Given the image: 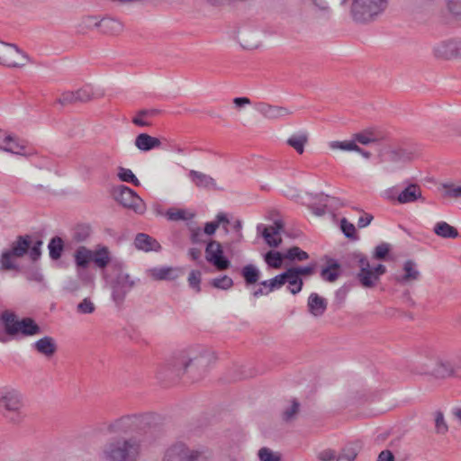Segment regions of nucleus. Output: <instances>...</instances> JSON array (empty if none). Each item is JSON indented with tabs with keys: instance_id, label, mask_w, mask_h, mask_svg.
I'll list each match as a JSON object with an SVG mask.
<instances>
[{
	"instance_id": "c756f323",
	"label": "nucleus",
	"mask_w": 461,
	"mask_h": 461,
	"mask_svg": "<svg viewBox=\"0 0 461 461\" xmlns=\"http://www.w3.org/2000/svg\"><path fill=\"white\" fill-rule=\"evenodd\" d=\"M41 333V327L32 318H23L20 321L18 334L24 337L39 335Z\"/></svg>"
},
{
	"instance_id": "6e6552de",
	"label": "nucleus",
	"mask_w": 461,
	"mask_h": 461,
	"mask_svg": "<svg viewBox=\"0 0 461 461\" xmlns=\"http://www.w3.org/2000/svg\"><path fill=\"white\" fill-rule=\"evenodd\" d=\"M113 195L115 200L123 207L132 210L138 214L145 212L146 204L144 201L131 188L120 185L114 189Z\"/></svg>"
},
{
	"instance_id": "603ef678",
	"label": "nucleus",
	"mask_w": 461,
	"mask_h": 461,
	"mask_svg": "<svg viewBox=\"0 0 461 461\" xmlns=\"http://www.w3.org/2000/svg\"><path fill=\"white\" fill-rule=\"evenodd\" d=\"M340 229L344 235L352 240H357L356 228L354 224L349 222L346 218H342L340 221Z\"/></svg>"
},
{
	"instance_id": "49530a36",
	"label": "nucleus",
	"mask_w": 461,
	"mask_h": 461,
	"mask_svg": "<svg viewBox=\"0 0 461 461\" xmlns=\"http://www.w3.org/2000/svg\"><path fill=\"white\" fill-rule=\"evenodd\" d=\"M260 285L265 287L269 294L274 290L279 289L283 286V276L279 274L275 277L260 282Z\"/></svg>"
},
{
	"instance_id": "c03bdc74",
	"label": "nucleus",
	"mask_w": 461,
	"mask_h": 461,
	"mask_svg": "<svg viewBox=\"0 0 461 461\" xmlns=\"http://www.w3.org/2000/svg\"><path fill=\"white\" fill-rule=\"evenodd\" d=\"M119 179L122 182L131 183L134 185L135 186H139L140 185L139 179L136 177V176L133 174V172L129 169L122 167H120L118 168V174H117Z\"/></svg>"
},
{
	"instance_id": "4468645a",
	"label": "nucleus",
	"mask_w": 461,
	"mask_h": 461,
	"mask_svg": "<svg viewBox=\"0 0 461 461\" xmlns=\"http://www.w3.org/2000/svg\"><path fill=\"white\" fill-rule=\"evenodd\" d=\"M379 157L381 162L398 164L411 161L413 152L403 147L389 146L380 150Z\"/></svg>"
},
{
	"instance_id": "aec40b11",
	"label": "nucleus",
	"mask_w": 461,
	"mask_h": 461,
	"mask_svg": "<svg viewBox=\"0 0 461 461\" xmlns=\"http://www.w3.org/2000/svg\"><path fill=\"white\" fill-rule=\"evenodd\" d=\"M32 348L46 358L52 357L58 350L56 340L50 336H44L36 340Z\"/></svg>"
},
{
	"instance_id": "f3484780",
	"label": "nucleus",
	"mask_w": 461,
	"mask_h": 461,
	"mask_svg": "<svg viewBox=\"0 0 461 461\" xmlns=\"http://www.w3.org/2000/svg\"><path fill=\"white\" fill-rule=\"evenodd\" d=\"M255 109L267 120H277L292 114V112L286 107L272 105L264 102L255 104Z\"/></svg>"
},
{
	"instance_id": "b1692460",
	"label": "nucleus",
	"mask_w": 461,
	"mask_h": 461,
	"mask_svg": "<svg viewBox=\"0 0 461 461\" xmlns=\"http://www.w3.org/2000/svg\"><path fill=\"white\" fill-rule=\"evenodd\" d=\"M188 176L191 179V181L194 183V185L199 188H204V189H215L216 188L215 180L209 175H206L200 171L192 169L189 171Z\"/></svg>"
},
{
	"instance_id": "412c9836",
	"label": "nucleus",
	"mask_w": 461,
	"mask_h": 461,
	"mask_svg": "<svg viewBox=\"0 0 461 461\" xmlns=\"http://www.w3.org/2000/svg\"><path fill=\"white\" fill-rule=\"evenodd\" d=\"M396 200L399 203H402V204L414 203L418 200H422V202H424V198L422 197L421 189L416 184L408 185L398 194Z\"/></svg>"
},
{
	"instance_id": "0e129e2a",
	"label": "nucleus",
	"mask_w": 461,
	"mask_h": 461,
	"mask_svg": "<svg viewBox=\"0 0 461 461\" xmlns=\"http://www.w3.org/2000/svg\"><path fill=\"white\" fill-rule=\"evenodd\" d=\"M299 407V402L296 400H293L291 407L285 410L284 412V420L287 421L292 420L298 412Z\"/></svg>"
},
{
	"instance_id": "0eeeda50",
	"label": "nucleus",
	"mask_w": 461,
	"mask_h": 461,
	"mask_svg": "<svg viewBox=\"0 0 461 461\" xmlns=\"http://www.w3.org/2000/svg\"><path fill=\"white\" fill-rule=\"evenodd\" d=\"M346 258L348 263H356L358 266L359 272L357 275V278L363 287L371 288L375 286L378 279L366 255L355 251L348 254Z\"/></svg>"
},
{
	"instance_id": "f704fd0d",
	"label": "nucleus",
	"mask_w": 461,
	"mask_h": 461,
	"mask_svg": "<svg viewBox=\"0 0 461 461\" xmlns=\"http://www.w3.org/2000/svg\"><path fill=\"white\" fill-rule=\"evenodd\" d=\"M434 232L444 239H456L458 237L457 230L446 221H438L434 226Z\"/></svg>"
},
{
	"instance_id": "cd10ccee",
	"label": "nucleus",
	"mask_w": 461,
	"mask_h": 461,
	"mask_svg": "<svg viewBox=\"0 0 461 461\" xmlns=\"http://www.w3.org/2000/svg\"><path fill=\"white\" fill-rule=\"evenodd\" d=\"M135 146L141 151H149L153 149L159 148L161 141L156 137H152L148 133H140L135 139Z\"/></svg>"
},
{
	"instance_id": "864d4df0",
	"label": "nucleus",
	"mask_w": 461,
	"mask_h": 461,
	"mask_svg": "<svg viewBox=\"0 0 461 461\" xmlns=\"http://www.w3.org/2000/svg\"><path fill=\"white\" fill-rule=\"evenodd\" d=\"M166 216L167 220L172 221H185L188 219L186 216V211L183 209L170 208L167 211Z\"/></svg>"
},
{
	"instance_id": "5701e85b",
	"label": "nucleus",
	"mask_w": 461,
	"mask_h": 461,
	"mask_svg": "<svg viewBox=\"0 0 461 461\" xmlns=\"http://www.w3.org/2000/svg\"><path fill=\"white\" fill-rule=\"evenodd\" d=\"M0 320L5 326V331L7 335H18L20 321L17 319V315L14 312L4 311L1 313Z\"/></svg>"
},
{
	"instance_id": "de8ad7c7",
	"label": "nucleus",
	"mask_w": 461,
	"mask_h": 461,
	"mask_svg": "<svg viewBox=\"0 0 461 461\" xmlns=\"http://www.w3.org/2000/svg\"><path fill=\"white\" fill-rule=\"evenodd\" d=\"M357 456V448L354 445L344 447L336 461H354Z\"/></svg>"
},
{
	"instance_id": "e433bc0d",
	"label": "nucleus",
	"mask_w": 461,
	"mask_h": 461,
	"mask_svg": "<svg viewBox=\"0 0 461 461\" xmlns=\"http://www.w3.org/2000/svg\"><path fill=\"white\" fill-rule=\"evenodd\" d=\"M77 102H88L94 98L103 96L102 92H95L93 86L86 85L83 87L74 91Z\"/></svg>"
},
{
	"instance_id": "4be33fe9",
	"label": "nucleus",
	"mask_w": 461,
	"mask_h": 461,
	"mask_svg": "<svg viewBox=\"0 0 461 461\" xmlns=\"http://www.w3.org/2000/svg\"><path fill=\"white\" fill-rule=\"evenodd\" d=\"M134 245L138 249L145 252H158L161 249L159 242L146 233H138L134 240Z\"/></svg>"
},
{
	"instance_id": "7ed1b4c3",
	"label": "nucleus",
	"mask_w": 461,
	"mask_h": 461,
	"mask_svg": "<svg viewBox=\"0 0 461 461\" xmlns=\"http://www.w3.org/2000/svg\"><path fill=\"white\" fill-rule=\"evenodd\" d=\"M140 451V442L137 438H118L105 444L102 457L104 461H137Z\"/></svg>"
},
{
	"instance_id": "5fc2aeb1",
	"label": "nucleus",
	"mask_w": 461,
	"mask_h": 461,
	"mask_svg": "<svg viewBox=\"0 0 461 461\" xmlns=\"http://www.w3.org/2000/svg\"><path fill=\"white\" fill-rule=\"evenodd\" d=\"M212 285L215 288L228 290L233 286V280L228 276H223L212 279Z\"/></svg>"
},
{
	"instance_id": "39448f33",
	"label": "nucleus",
	"mask_w": 461,
	"mask_h": 461,
	"mask_svg": "<svg viewBox=\"0 0 461 461\" xmlns=\"http://www.w3.org/2000/svg\"><path fill=\"white\" fill-rule=\"evenodd\" d=\"M416 373L429 375L436 379L457 378L455 356L437 357L432 368L425 363H420V366L416 367Z\"/></svg>"
},
{
	"instance_id": "69168bd1",
	"label": "nucleus",
	"mask_w": 461,
	"mask_h": 461,
	"mask_svg": "<svg viewBox=\"0 0 461 461\" xmlns=\"http://www.w3.org/2000/svg\"><path fill=\"white\" fill-rule=\"evenodd\" d=\"M294 270H295L296 275L301 277L304 276H312L315 271V264H311L306 267H292Z\"/></svg>"
},
{
	"instance_id": "9b49d317",
	"label": "nucleus",
	"mask_w": 461,
	"mask_h": 461,
	"mask_svg": "<svg viewBox=\"0 0 461 461\" xmlns=\"http://www.w3.org/2000/svg\"><path fill=\"white\" fill-rule=\"evenodd\" d=\"M145 420L146 416L144 415L122 416L111 422L107 427V430L114 434H127L140 429Z\"/></svg>"
},
{
	"instance_id": "6ab92c4d",
	"label": "nucleus",
	"mask_w": 461,
	"mask_h": 461,
	"mask_svg": "<svg viewBox=\"0 0 461 461\" xmlns=\"http://www.w3.org/2000/svg\"><path fill=\"white\" fill-rule=\"evenodd\" d=\"M402 269L404 271L403 275H394L392 277L395 283L402 285L420 279V273L418 270L417 265L414 261H405Z\"/></svg>"
},
{
	"instance_id": "a18cd8bd",
	"label": "nucleus",
	"mask_w": 461,
	"mask_h": 461,
	"mask_svg": "<svg viewBox=\"0 0 461 461\" xmlns=\"http://www.w3.org/2000/svg\"><path fill=\"white\" fill-rule=\"evenodd\" d=\"M285 258L289 260L304 261L309 258V255L299 247L294 246L286 251Z\"/></svg>"
},
{
	"instance_id": "3c124183",
	"label": "nucleus",
	"mask_w": 461,
	"mask_h": 461,
	"mask_svg": "<svg viewBox=\"0 0 461 461\" xmlns=\"http://www.w3.org/2000/svg\"><path fill=\"white\" fill-rule=\"evenodd\" d=\"M97 19L94 16H87L82 19L81 23L78 24V32L81 33H86V31L91 30L93 28H99Z\"/></svg>"
},
{
	"instance_id": "393cba45",
	"label": "nucleus",
	"mask_w": 461,
	"mask_h": 461,
	"mask_svg": "<svg viewBox=\"0 0 461 461\" xmlns=\"http://www.w3.org/2000/svg\"><path fill=\"white\" fill-rule=\"evenodd\" d=\"M308 310L314 317H321L327 309V301L316 293H312L308 298Z\"/></svg>"
},
{
	"instance_id": "7c9ffc66",
	"label": "nucleus",
	"mask_w": 461,
	"mask_h": 461,
	"mask_svg": "<svg viewBox=\"0 0 461 461\" xmlns=\"http://www.w3.org/2000/svg\"><path fill=\"white\" fill-rule=\"evenodd\" d=\"M339 268L340 265L338 263V261L333 258H330L328 260V266L321 269V276L325 281L330 283L335 282L339 276Z\"/></svg>"
},
{
	"instance_id": "a19ab883",
	"label": "nucleus",
	"mask_w": 461,
	"mask_h": 461,
	"mask_svg": "<svg viewBox=\"0 0 461 461\" xmlns=\"http://www.w3.org/2000/svg\"><path fill=\"white\" fill-rule=\"evenodd\" d=\"M92 261L99 268H104L110 262L109 251L106 248H102L93 252Z\"/></svg>"
},
{
	"instance_id": "f257e3e1",
	"label": "nucleus",
	"mask_w": 461,
	"mask_h": 461,
	"mask_svg": "<svg viewBox=\"0 0 461 461\" xmlns=\"http://www.w3.org/2000/svg\"><path fill=\"white\" fill-rule=\"evenodd\" d=\"M212 354L200 347L180 350L170 357L162 368L164 376L174 379L187 374L193 380H199L208 370Z\"/></svg>"
},
{
	"instance_id": "c9c22d12",
	"label": "nucleus",
	"mask_w": 461,
	"mask_h": 461,
	"mask_svg": "<svg viewBox=\"0 0 461 461\" xmlns=\"http://www.w3.org/2000/svg\"><path fill=\"white\" fill-rule=\"evenodd\" d=\"M308 142V134L305 132H299L293 134L288 138L286 143L295 149V151L299 154H303L304 152V146Z\"/></svg>"
},
{
	"instance_id": "1a4fd4ad",
	"label": "nucleus",
	"mask_w": 461,
	"mask_h": 461,
	"mask_svg": "<svg viewBox=\"0 0 461 461\" xmlns=\"http://www.w3.org/2000/svg\"><path fill=\"white\" fill-rule=\"evenodd\" d=\"M28 56L15 44L0 41V65L21 68L27 64Z\"/></svg>"
},
{
	"instance_id": "338daca9",
	"label": "nucleus",
	"mask_w": 461,
	"mask_h": 461,
	"mask_svg": "<svg viewBox=\"0 0 461 461\" xmlns=\"http://www.w3.org/2000/svg\"><path fill=\"white\" fill-rule=\"evenodd\" d=\"M447 8L455 15L461 14V0H447Z\"/></svg>"
},
{
	"instance_id": "13d9d810",
	"label": "nucleus",
	"mask_w": 461,
	"mask_h": 461,
	"mask_svg": "<svg viewBox=\"0 0 461 461\" xmlns=\"http://www.w3.org/2000/svg\"><path fill=\"white\" fill-rule=\"evenodd\" d=\"M188 283L190 287L194 288L197 293H199L201 291V272L197 270L191 271L188 276Z\"/></svg>"
},
{
	"instance_id": "f03ea898",
	"label": "nucleus",
	"mask_w": 461,
	"mask_h": 461,
	"mask_svg": "<svg viewBox=\"0 0 461 461\" xmlns=\"http://www.w3.org/2000/svg\"><path fill=\"white\" fill-rule=\"evenodd\" d=\"M43 242L41 240L32 243L30 235H21L12 243L9 249L4 250L0 257V263L4 269L14 270L17 268L15 259L23 257L29 253L32 261H37L41 255V246Z\"/></svg>"
},
{
	"instance_id": "ea45409f",
	"label": "nucleus",
	"mask_w": 461,
	"mask_h": 461,
	"mask_svg": "<svg viewBox=\"0 0 461 461\" xmlns=\"http://www.w3.org/2000/svg\"><path fill=\"white\" fill-rule=\"evenodd\" d=\"M257 229L258 230L262 229V236L269 247L277 248L282 243V238L280 235L273 234V230H270L269 228L265 227L263 224H259Z\"/></svg>"
},
{
	"instance_id": "bb28decb",
	"label": "nucleus",
	"mask_w": 461,
	"mask_h": 461,
	"mask_svg": "<svg viewBox=\"0 0 461 461\" xmlns=\"http://www.w3.org/2000/svg\"><path fill=\"white\" fill-rule=\"evenodd\" d=\"M178 270L172 267H153L148 270L149 276L156 281L174 280L178 276Z\"/></svg>"
},
{
	"instance_id": "09e8293b",
	"label": "nucleus",
	"mask_w": 461,
	"mask_h": 461,
	"mask_svg": "<svg viewBox=\"0 0 461 461\" xmlns=\"http://www.w3.org/2000/svg\"><path fill=\"white\" fill-rule=\"evenodd\" d=\"M265 261L273 268H280L283 262V257L278 251H268L265 255Z\"/></svg>"
},
{
	"instance_id": "774afa93",
	"label": "nucleus",
	"mask_w": 461,
	"mask_h": 461,
	"mask_svg": "<svg viewBox=\"0 0 461 461\" xmlns=\"http://www.w3.org/2000/svg\"><path fill=\"white\" fill-rule=\"evenodd\" d=\"M320 461H331L335 458V453L331 449H325L318 454Z\"/></svg>"
},
{
	"instance_id": "79ce46f5",
	"label": "nucleus",
	"mask_w": 461,
	"mask_h": 461,
	"mask_svg": "<svg viewBox=\"0 0 461 461\" xmlns=\"http://www.w3.org/2000/svg\"><path fill=\"white\" fill-rule=\"evenodd\" d=\"M435 432L439 435H445L448 431V426L441 411H436L433 413Z\"/></svg>"
},
{
	"instance_id": "e2e57ef3",
	"label": "nucleus",
	"mask_w": 461,
	"mask_h": 461,
	"mask_svg": "<svg viewBox=\"0 0 461 461\" xmlns=\"http://www.w3.org/2000/svg\"><path fill=\"white\" fill-rule=\"evenodd\" d=\"M90 235V228L88 226H79L75 231L74 238L77 241H83L86 240Z\"/></svg>"
},
{
	"instance_id": "58836bf2",
	"label": "nucleus",
	"mask_w": 461,
	"mask_h": 461,
	"mask_svg": "<svg viewBox=\"0 0 461 461\" xmlns=\"http://www.w3.org/2000/svg\"><path fill=\"white\" fill-rule=\"evenodd\" d=\"M50 258L53 260H58L61 258L62 252L64 250V241L59 237H53L48 245Z\"/></svg>"
},
{
	"instance_id": "9d476101",
	"label": "nucleus",
	"mask_w": 461,
	"mask_h": 461,
	"mask_svg": "<svg viewBox=\"0 0 461 461\" xmlns=\"http://www.w3.org/2000/svg\"><path fill=\"white\" fill-rule=\"evenodd\" d=\"M203 456V452L177 442L167 449L163 461H198Z\"/></svg>"
},
{
	"instance_id": "2f4dec72",
	"label": "nucleus",
	"mask_w": 461,
	"mask_h": 461,
	"mask_svg": "<svg viewBox=\"0 0 461 461\" xmlns=\"http://www.w3.org/2000/svg\"><path fill=\"white\" fill-rule=\"evenodd\" d=\"M102 32L106 34H117L122 31V24L113 18H104L98 22Z\"/></svg>"
},
{
	"instance_id": "052dcab7",
	"label": "nucleus",
	"mask_w": 461,
	"mask_h": 461,
	"mask_svg": "<svg viewBox=\"0 0 461 461\" xmlns=\"http://www.w3.org/2000/svg\"><path fill=\"white\" fill-rule=\"evenodd\" d=\"M330 199L329 195H321L320 199L321 206H311L312 212L318 216H321L326 212L327 203Z\"/></svg>"
},
{
	"instance_id": "a211bd4d",
	"label": "nucleus",
	"mask_w": 461,
	"mask_h": 461,
	"mask_svg": "<svg viewBox=\"0 0 461 461\" xmlns=\"http://www.w3.org/2000/svg\"><path fill=\"white\" fill-rule=\"evenodd\" d=\"M385 138L386 135L384 131L374 127L366 128L353 135L354 140L362 145H369L371 143L380 142L385 140Z\"/></svg>"
},
{
	"instance_id": "a878e982",
	"label": "nucleus",
	"mask_w": 461,
	"mask_h": 461,
	"mask_svg": "<svg viewBox=\"0 0 461 461\" xmlns=\"http://www.w3.org/2000/svg\"><path fill=\"white\" fill-rule=\"evenodd\" d=\"M283 276V285L285 283H288V290L293 294H296L299 292H301L303 282L301 277H299L296 275L295 270H294L292 267L286 269L284 273H282Z\"/></svg>"
},
{
	"instance_id": "20e7f679",
	"label": "nucleus",
	"mask_w": 461,
	"mask_h": 461,
	"mask_svg": "<svg viewBox=\"0 0 461 461\" xmlns=\"http://www.w3.org/2000/svg\"><path fill=\"white\" fill-rule=\"evenodd\" d=\"M24 399L23 393L12 387H4L0 391V413L12 423L19 424L25 418Z\"/></svg>"
},
{
	"instance_id": "dca6fc26",
	"label": "nucleus",
	"mask_w": 461,
	"mask_h": 461,
	"mask_svg": "<svg viewBox=\"0 0 461 461\" xmlns=\"http://www.w3.org/2000/svg\"><path fill=\"white\" fill-rule=\"evenodd\" d=\"M25 149L26 146L18 138L0 129V150L15 155H24Z\"/></svg>"
},
{
	"instance_id": "680f3d73",
	"label": "nucleus",
	"mask_w": 461,
	"mask_h": 461,
	"mask_svg": "<svg viewBox=\"0 0 461 461\" xmlns=\"http://www.w3.org/2000/svg\"><path fill=\"white\" fill-rule=\"evenodd\" d=\"M443 187L446 189V192L444 194L445 196L456 199L461 197V186L444 185Z\"/></svg>"
},
{
	"instance_id": "2eb2a0df",
	"label": "nucleus",
	"mask_w": 461,
	"mask_h": 461,
	"mask_svg": "<svg viewBox=\"0 0 461 461\" xmlns=\"http://www.w3.org/2000/svg\"><path fill=\"white\" fill-rule=\"evenodd\" d=\"M461 40H447L436 44L433 48L434 55L438 59H448L461 58Z\"/></svg>"
},
{
	"instance_id": "37998d69",
	"label": "nucleus",
	"mask_w": 461,
	"mask_h": 461,
	"mask_svg": "<svg viewBox=\"0 0 461 461\" xmlns=\"http://www.w3.org/2000/svg\"><path fill=\"white\" fill-rule=\"evenodd\" d=\"M329 147L332 150L340 149L344 151H354L357 150V145L356 141L353 140H344V141H339V140H333L329 142Z\"/></svg>"
},
{
	"instance_id": "ddd939ff",
	"label": "nucleus",
	"mask_w": 461,
	"mask_h": 461,
	"mask_svg": "<svg viewBox=\"0 0 461 461\" xmlns=\"http://www.w3.org/2000/svg\"><path fill=\"white\" fill-rule=\"evenodd\" d=\"M205 258L219 270L230 267V262L223 256L222 245L214 240H210L205 248Z\"/></svg>"
},
{
	"instance_id": "4d7b16f0",
	"label": "nucleus",
	"mask_w": 461,
	"mask_h": 461,
	"mask_svg": "<svg viewBox=\"0 0 461 461\" xmlns=\"http://www.w3.org/2000/svg\"><path fill=\"white\" fill-rule=\"evenodd\" d=\"M62 106H66L68 104H72L77 103V98L74 91H66L63 92L60 96L56 101Z\"/></svg>"
},
{
	"instance_id": "4c0bfd02",
	"label": "nucleus",
	"mask_w": 461,
	"mask_h": 461,
	"mask_svg": "<svg viewBox=\"0 0 461 461\" xmlns=\"http://www.w3.org/2000/svg\"><path fill=\"white\" fill-rule=\"evenodd\" d=\"M241 276H243L247 285L256 284L260 278V271L252 264L244 266L241 269Z\"/></svg>"
},
{
	"instance_id": "f8f14e48",
	"label": "nucleus",
	"mask_w": 461,
	"mask_h": 461,
	"mask_svg": "<svg viewBox=\"0 0 461 461\" xmlns=\"http://www.w3.org/2000/svg\"><path fill=\"white\" fill-rule=\"evenodd\" d=\"M135 282L129 274L119 273L111 282L112 299L120 306L125 300L128 293L134 287Z\"/></svg>"
},
{
	"instance_id": "6e6d98bb",
	"label": "nucleus",
	"mask_w": 461,
	"mask_h": 461,
	"mask_svg": "<svg viewBox=\"0 0 461 461\" xmlns=\"http://www.w3.org/2000/svg\"><path fill=\"white\" fill-rule=\"evenodd\" d=\"M77 310L82 314H91L95 311V306L89 298H85L77 304Z\"/></svg>"
},
{
	"instance_id": "c85d7f7f",
	"label": "nucleus",
	"mask_w": 461,
	"mask_h": 461,
	"mask_svg": "<svg viewBox=\"0 0 461 461\" xmlns=\"http://www.w3.org/2000/svg\"><path fill=\"white\" fill-rule=\"evenodd\" d=\"M308 6L316 18H328L331 14L328 0H308Z\"/></svg>"
},
{
	"instance_id": "72a5a7b5",
	"label": "nucleus",
	"mask_w": 461,
	"mask_h": 461,
	"mask_svg": "<svg viewBox=\"0 0 461 461\" xmlns=\"http://www.w3.org/2000/svg\"><path fill=\"white\" fill-rule=\"evenodd\" d=\"M75 262L80 268H86L93 258V252L84 246H80L75 251Z\"/></svg>"
},
{
	"instance_id": "8fccbe9b",
	"label": "nucleus",
	"mask_w": 461,
	"mask_h": 461,
	"mask_svg": "<svg viewBox=\"0 0 461 461\" xmlns=\"http://www.w3.org/2000/svg\"><path fill=\"white\" fill-rule=\"evenodd\" d=\"M258 456L260 461H281V454L274 452L267 447H261Z\"/></svg>"
},
{
	"instance_id": "473e14b6",
	"label": "nucleus",
	"mask_w": 461,
	"mask_h": 461,
	"mask_svg": "<svg viewBox=\"0 0 461 461\" xmlns=\"http://www.w3.org/2000/svg\"><path fill=\"white\" fill-rule=\"evenodd\" d=\"M160 113L158 109H142L137 112L136 116L132 119V122L140 127L149 126L151 123L145 119L153 118Z\"/></svg>"
},
{
	"instance_id": "423d86ee",
	"label": "nucleus",
	"mask_w": 461,
	"mask_h": 461,
	"mask_svg": "<svg viewBox=\"0 0 461 461\" xmlns=\"http://www.w3.org/2000/svg\"><path fill=\"white\" fill-rule=\"evenodd\" d=\"M386 6L387 0H353L351 14L357 23H368L383 13Z\"/></svg>"
},
{
	"instance_id": "bf43d9fd",
	"label": "nucleus",
	"mask_w": 461,
	"mask_h": 461,
	"mask_svg": "<svg viewBox=\"0 0 461 461\" xmlns=\"http://www.w3.org/2000/svg\"><path fill=\"white\" fill-rule=\"evenodd\" d=\"M389 246L388 244L382 243L375 248L373 252V258L375 259H384L387 254L389 253Z\"/></svg>"
}]
</instances>
